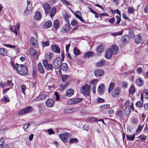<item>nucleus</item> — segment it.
I'll return each instance as SVG.
<instances>
[{"mask_svg": "<svg viewBox=\"0 0 148 148\" xmlns=\"http://www.w3.org/2000/svg\"><path fill=\"white\" fill-rule=\"evenodd\" d=\"M15 67L17 72L21 75H26L28 73L27 67L23 64H19L16 63Z\"/></svg>", "mask_w": 148, "mask_h": 148, "instance_id": "f257e3e1", "label": "nucleus"}, {"mask_svg": "<svg viewBox=\"0 0 148 148\" xmlns=\"http://www.w3.org/2000/svg\"><path fill=\"white\" fill-rule=\"evenodd\" d=\"M90 88L89 85L85 84L82 87L81 92L85 96H88L90 92Z\"/></svg>", "mask_w": 148, "mask_h": 148, "instance_id": "f03ea898", "label": "nucleus"}, {"mask_svg": "<svg viewBox=\"0 0 148 148\" xmlns=\"http://www.w3.org/2000/svg\"><path fill=\"white\" fill-rule=\"evenodd\" d=\"M62 62L60 57H57L53 62L52 64L54 68L55 69H58L60 67Z\"/></svg>", "mask_w": 148, "mask_h": 148, "instance_id": "7ed1b4c3", "label": "nucleus"}, {"mask_svg": "<svg viewBox=\"0 0 148 148\" xmlns=\"http://www.w3.org/2000/svg\"><path fill=\"white\" fill-rule=\"evenodd\" d=\"M32 110L33 108L32 107H27L20 110L18 113V114L19 115H22L23 114L30 112Z\"/></svg>", "mask_w": 148, "mask_h": 148, "instance_id": "20e7f679", "label": "nucleus"}, {"mask_svg": "<svg viewBox=\"0 0 148 148\" xmlns=\"http://www.w3.org/2000/svg\"><path fill=\"white\" fill-rule=\"evenodd\" d=\"M69 134L65 132L63 134H60L59 136L63 142L66 143L69 138Z\"/></svg>", "mask_w": 148, "mask_h": 148, "instance_id": "39448f33", "label": "nucleus"}, {"mask_svg": "<svg viewBox=\"0 0 148 148\" xmlns=\"http://www.w3.org/2000/svg\"><path fill=\"white\" fill-rule=\"evenodd\" d=\"M104 73V71L103 69H97L95 70L94 73L95 76L96 77H98L103 75Z\"/></svg>", "mask_w": 148, "mask_h": 148, "instance_id": "423d86ee", "label": "nucleus"}, {"mask_svg": "<svg viewBox=\"0 0 148 148\" xmlns=\"http://www.w3.org/2000/svg\"><path fill=\"white\" fill-rule=\"evenodd\" d=\"M121 92V89L119 87L115 88L111 92V95L112 97H116Z\"/></svg>", "mask_w": 148, "mask_h": 148, "instance_id": "0eeeda50", "label": "nucleus"}, {"mask_svg": "<svg viewBox=\"0 0 148 148\" xmlns=\"http://www.w3.org/2000/svg\"><path fill=\"white\" fill-rule=\"evenodd\" d=\"M29 51L31 56L33 57H35L36 58H37L39 55V53L32 47L30 48Z\"/></svg>", "mask_w": 148, "mask_h": 148, "instance_id": "6e6552de", "label": "nucleus"}, {"mask_svg": "<svg viewBox=\"0 0 148 148\" xmlns=\"http://www.w3.org/2000/svg\"><path fill=\"white\" fill-rule=\"evenodd\" d=\"M43 6L44 9L46 14H48L51 11L50 6L48 4L45 3L43 4Z\"/></svg>", "mask_w": 148, "mask_h": 148, "instance_id": "1a4fd4ad", "label": "nucleus"}, {"mask_svg": "<svg viewBox=\"0 0 148 148\" xmlns=\"http://www.w3.org/2000/svg\"><path fill=\"white\" fill-rule=\"evenodd\" d=\"M82 100L81 98H75L69 99L68 101L69 103L70 104H75L81 102Z\"/></svg>", "mask_w": 148, "mask_h": 148, "instance_id": "9d476101", "label": "nucleus"}, {"mask_svg": "<svg viewBox=\"0 0 148 148\" xmlns=\"http://www.w3.org/2000/svg\"><path fill=\"white\" fill-rule=\"evenodd\" d=\"M71 28L70 25L67 23L64 25L61 29V31L63 33H66L68 32Z\"/></svg>", "mask_w": 148, "mask_h": 148, "instance_id": "9b49d317", "label": "nucleus"}, {"mask_svg": "<svg viewBox=\"0 0 148 148\" xmlns=\"http://www.w3.org/2000/svg\"><path fill=\"white\" fill-rule=\"evenodd\" d=\"M134 39L135 42L136 43L139 44L142 42V38L140 34L135 36H134Z\"/></svg>", "mask_w": 148, "mask_h": 148, "instance_id": "f8f14e48", "label": "nucleus"}, {"mask_svg": "<svg viewBox=\"0 0 148 148\" xmlns=\"http://www.w3.org/2000/svg\"><path fill=\"white\" fill-rule=\"evenodd\" d=\"M104 86L103 84H100L99 86L97 91L99 94L101 95H102L104 93Z\"/></svg>", "mask_w": 148, "mask_h": 148, "instance_id": "ddd939ff", "label": "nucleus"}, {"mask_svg": "<svg viewBox=\"0 0 148 148\" xmlns=\"http://www.w3.org/2000/svg\"><path fill=\"white\" fill-rule=\"evenodd\" d=\"M109 49L112 51L113 55L116 54L119 50L118 47L116 45H113L110 48H109Z\"/></svg>", "mask_w": 148, "mask_h": 148, "instance_id": "4468645a", "label": "nucleus"}, {"mask_svg": "<svg viewBox=\"0 0 148 148\" xmlns=\"http://www.w3.org/2000/svg\"><path fill=\"white\" fill-rule=\"evenodd\" d=\"M54 103V101L51 99H49L46 101V105L48 107H52Z\"/></svg>", "mask_w": 148, "mask_h": 148, "instance_id": "2eb2a0df", "label": "nucleus"}, {"mask_svg": "<svg viewBox=\"0 0 148 148\" xmlns=\"http://www.w3.org/2000/svg\"><path fill=\"white\" fill-rule=\"evenodd\" d=\"M113 54L112 51L108 49L106 51L105 54V57L107 59H109L111 58Z\"/></svg>", "mask_w": 148, "mask_h": 148, "instance_id": "dca6fc26", "label": "nucleus"}, {"mask_svg": "<svg viewBox=\"0 0 148 148\" xmlns=\"http://www.w3.org/2000/svg\"><path fill=\"white\" fill-rule=\"evenodd\" d=\"M129 39V36L128 35H126L122 37L121 40L123 44H125L128 42Z\"/></svg>", "mask_w": 148, "mask_h": 148, "instance_id": "f3484780", "label": "nucleus"}, {"mask_svg": "<svg viewBox=\"0 0 148 148\" xmlns=\"http://www.w3.org/2000/svg\"><path fill=\"white\" fill-rule=\"evenodd\" d=\"M52 50L54 52L60 53V49L59 47L55 45H52L51 46Z\"/></svg>", "mask_w": 148, "mask_h": 148, "instance_id": "a211bd4d", "label": "nucleus"}, {"mask_svg": "<svg viewBox=\"0 0 148 148\" xmlns=\"http://www.w3.org/2000/svg\"><path fill=\"white\" fill-rule=\"evenodd\" d=\"M42 15L40 12L37 11L36 12L34 16V18L37 20H39L41 18Z\"/></svg>", "mask_w": 148, "mask_h": 148, "instance_id": "6ab92c4d", "label": "nucleus"}, {"mask_svg": "<svg viewBox=\"0 0 148 148\" xmlns=\"http://www.w3.org/2000/svg\"><path fill=\"white\" fill-rule=\"evenodd\" d=\"M74 92L73 89H69L67 90L66 92V95L68 97H71L73 94Z\"/></svg>", "mask_w": 148, "mask_h": 148, "instance_id": "aec40b11", "label": "nucleus"}, {"mask_svg": "<svg viewBox=\"0 0 148 148\" xmlns=\"http://www.w3.org/2000/svg\"><path fill=\"white\" fill-rule=\"evenodd\" d=\"M60 68L64 71H66L68 69L67 64L64 63H61Z\"/></svg>", "mask_w": 148, "mask_h": 148, "instance_id": "412c9836", "label": "nucleus"}, {"mask_svg": "<svg viewBox=\"0 0 148 148\" xmlns=\"http://www.w3.org/2000/svg\"><path fill=\"white\" fill-rule=\"evenodd\" d=\"M74 15L77 18H78L81 22L83 23H84V22L82 18L80 16V15H81V13L79 11H77L76 12V13Z\"/></svg>", "mask_w": 148, "mask_h": 148, "instance_id": "4be33fe9", "label": "nucleus"}, {"mask_svg": "<svg viewBox=\"0 0 148 148\" xmlns=\"http://www.w3.org/2000/svg\"><path fill=\"white\" fill-rule=\"evenodd\" d=\"M38 71L40 73L43 74L45 73V70L40 63H39L38 64Z\"/></svg>", "mask_w": 148, "mask_h": 148, "instance_id": "5701e85b", "label": "nucleus"}, {"mask_svg": "<svg viewBox=\"0 0 148 148\" xmlns=\"http://www.w3.org/2000/svg\"><path fill=\"white\" fill-rule=\"evenodd\" d=\"M30 42L33 46L34 47H36L37 46V45L36 44V40H35V38L34 37H31L30 40Z\"/></svg>", "mask_w": 148, "mask_h": 148, "instance_id": "b1692460", "label": "nucleus"}, {"mask_svg": "<svg viewBox=\"0 0 148 148\" xmlns=\"http://www.w3.org/2000/svg\"><path fill=\"white\" fill-rule=\"evenodd\" d=\"M136 84L139 86H142L143 84V82L142 80V79L139 78L137 79L136 81Z\"/></svg>", "mask_w": 148, "mask_h": 148, "instance_id": "393cba45", "label": "nucleus"}, {"mask_svg": "<svg viewBox=\"0 0 148 148\" xmlns=\"http://www.w3.org/2000/svg\"><path fill=\"white\" fill-rule=\"evenodd\" d=\"M27 5L26 8L28 11H30L32 9V3L29 0L27 1Z\"/></svg>", "mask_w": 148, "mask_h": 148, "instance_id": "a878e982", "label": "nucleus"}, {"mask_svg": "<svg viewBox=\"0 0 148 148\" xmlns=\"http://www.w3.org/2000/svg\"><path fill=\"white\" fill-rule=\"evenodd\" d=\"M110 107V105L108 104H106L100 107V111H102Z\"/></svg>", "mask_w": 148, "mask_h": 148, "instance_id": "bb28decb", "label": "nucleus"}, {"mask_svg": "<svg viewBox=\"0 0 148 148\" xmlns=\"http://www.w3.org/2000/svg\"><path fill=\"white\" fill-rule=\"evenodd\" d=\"M135 137V134H134L132 135L129 134L126 135L127 139L128 140L133 141L134 140Z\"/></svg>", "mask_w": 148, "mask_h": 148, "instance_id": "cd10ccee", "label": "nucleus"}, {"mask_svg": "<svg viewBox=\"0 0 148 148\" xmlns=\"http://www.w3.org/2000/svg\"><path fill=\"white\" fill-rule=\"evenodd\" d=\"M52 25V23L50 21H48L44 24V27L45 28L50 27Z\"/></svg>", "mask_w": 148, "mask_h": 148, "instance_id": "c85d7f7f", "label": "nucleus"}, {"mask_svg": "<svg viewBox=\"0 0 148 148\" xmlns=\"http://www.w3.org/2000/svg\"><path fill=\"white\" fill-rule=\"evenodd\" d=\"M56 8L55 7L52 8L51 11L49 14V16L51 17L52 18L53 16L56 13Z\"/></svg>", "mask_w": 148, "mask_h": 148, "instance_id": "c756f323", "label": "nucleus"}, {"mask_svg": "<svg viewBox=\"0 0 148 148\" xmlns=\"http://www.w3.org/2000/svg\"><path fill=\"white\" fill-rule=\"evenodd\" d=\"M45 58L48 60H50L53 56L52 53H47L45 55Z\"/></svg>", "mask_w": 148, "mask_h": 148, "instance_id": "7c9ffc66", "label": "nucleus"}, {"mask_svg": "<svg viewBox=\"0 0 148 148\" xmlns=\"http://www.w3.org/2000/svg\"><path fill=\"white\" fill-rule=\"evenodd\" d=\"M31 124L30 123H27L25 124L23 126V128L24 130V131L25 132H28V128L30 126Z\"/></svg>", "mask_w": 148, "mask_h": 148, "instance_id": "2f4dec72", "label": "nucleus"}, {"mask_svg": "<svg viewBox=\"0 0 148 148\" xmlns=\"http://www.w3.org/2000/svg\"><path fill=\"white\" fill-rule=\"evenodd\" d=\"M105 63V62L104 60H101L97 63L96 66L97 67H101L103 66Z\"/></svg>", "mask_w": 148, "mask_h": 148, "instance_id": "473e14b6", "label": "nucleus"}, {"mask_svg": "<svg viewBox=\"0 0 148 148\" xmlns=\"http://www.w3.org/2000/svg\"><path fill=\"white\" fill-rule=\"evenodd\" d=\"M97 82V80L95 79H94L90 81L89 83L91 84V86H92V87H96Z\"/></svg>", "mask_w": 148, "mask_h": 148, "instance_id": "72a5a7b5", "label": "nucleus"}, {"mask_svg": "<svg viewBox=\"0 0 148 148\" xmlns=\"http://www.w3.org/2000/svg\"><path fill=\"white\" fill-rule=\"evenodd\" d=\"M53 24L54 28L56 29H57L60 26V23L59 20H55L54 21Z\"/></svg>", "mask_w": 148, "mask_h": 148, "instance_id": "f704fd0d", "label": "nucleus"}, {"mask_svg": "<svg viewBox=\"0 0 148 148\" xmlns=\"http://www.w3.org/2000/svg\"><path fill=\"white\" fill-rule=\"evenodd\" d=\"M73 53L75 56H78L80 54V51L77 47H75L73 49Z\"/></svg>", "mask_w": 148, "mask_h": 148, "instance_id": "c9c22d12", "label": "nucleus"}, {"mask_svg": "<svg viewBox=\"0 0 148 148\" xmlns=\"http://www.w3.org/2000/svg\"><path fill=\"white\" fill-rule=\"evenodd\" d=\"M117 116H119L120 118L123 119V112L121 110H118L116 112Z\"/></svg>", "mask_w": 148, "mask_h": 148, "instance_id": "e433bc0d", "label": "nucleus"}, {"mask_svg": "<svg viewBox=\"0 0 148 148\" xmlns=\"http://www.w3.org/2000/svg\"><path fill=\"white\" fill-rule=\"evenodd\" d=\"M145 98L148 99V89H145L143 90L142 93Z\"/></svg>", "mask_w": 148, "mask_h": 148, "instance_id": "4c0bfd02", "label": "nucleus"}, {"mask_svg": "<svg viewBox=\"0 0 148 148\" xmlns=\"http://www.w3.org/2000/svg\"><path fill=\"white\" fill-rule=\"evenodd\" d=\"M135 105L136 107L140 108L143 107V103L142 101H139L136 102Z\"/></svg>", "mask_w": 148, "mask_h": 148, "instance_id": "58836bf2", "label": "nucleus"}, {"mask_svg": "<svg viewBox=\"0 0 148 148\" xmlns=\"http://www.w3.org/2000/svg\"><path fill=\"white\" fill-rule=\"evenodd\" d=\"M114 86V85L113 83L111 82L110 84L109 87L108 88V91L109 93H110L112 90Z\"/></svg>", "mask_w": 148, "mask_h": 148, "instance_id": "ea45409f", "label": "nucleus"}, {"mask_svg": "<svg viewBox=\"0 0 148 148\" xmlns=\"http://www.w3.org/2000/svg\"><path fill=\"white\" fill-rule=\"evenodd\" d=\"M103 49L102 45H99L97 48V51L99 53H101L103 51Z\"/></svg>", "mask_w": 148, "mask_h": 148, "instance_id": "a19ab883", "label": "nucleus"}, {"mask_svg": "<svg viewBox=\"0 0 148 148\" xmlns=\"http://www.w3.org/2000/svg\"><path fill=\"white\" fill-rule=\"evenodd\" d=\"M94 54V53L90 51L86 53L85 54L84 57L85 58H89L90 56H92Z\"/></svg>", "mask_w": 148, "mask_h": 148, "instance_id": "79ce46f5", "label": "nucleus"}, {"mask_svg": "<svg viewBox=\"0 0 148 148\" xmlns=\"http://www.w3.org/2000/svg\"><path fill=\"white\" fill-rule=\"evenodd\" d=\"M47 95L46 94H42L40 95L37 98V100H38V99L39 100H43L45 99L47 97Z\"/></svg>", "mask_w": 148, "mask_h": 148, "instance_id": "37998d69", "label": "nucleus"}, {"mask_svg": "<svg viewBox=\"0 0 148 148\" xmlns=\"http://www.w3.org/2000/svg\"><path fill=\"white\" fill-rule=\"evenodd\" d=\"M46 69L47 70H51L53 71V66L51 64H49L45 66Z\"/></svg>", "mask_w": 148, "mask_h": 148, "instance_id": "c03bdc74", "label": "nucleus"}, {"mask_svg": "<svg viewBox=\"0 0 148 148\" xmlns=\"http://www.w3.org/2000/svg\"><path fill=\"white\" fill-rule=\"evenodd\" d=\"M129 93L130 94H133L135 92V88L134 86L132 85L129 89Z\"/></svg>", "mask_w": 148, "mask_h": 148, "instance_id": "a18cd8bd", "label": "nucleus"}, {"mask_svg": "<svg viewBox=\"0 0 148 148\" xmlns=\"http://www.w3.org/2000/svg\"><path fill=\"white\" fill-rule=\"evenodd\" d=\"M78 140L76 138H71L70 139V140L69 141V143L71 144H72L74 143H77L78 142Z\"/></svg>", "mask_w": 148, "mask_h": 148, "instance_id": "49530a36", "label": "nucleus"}, {"mask_svg": "<svg viewBox=\"0 0 148 148\" xmlns=\"http://www.w3.org/2000/svg\"><path fill=\"white\" fill-rule=\"evenodd\" d=\"M6 51L3 48H0V54L2 55H5L6 54Z\"/></svg>", "mask_w": 148, "mask_h": 148, "instance_id": "de8ad7c7", "label": "nucleus"}, {"mask_svg": "<svg viewBox=\"0 0 148 148\" xmlns=\"http://www.w3.org/2000/svg\"><path fill=\"white\" fill-rule=\"evenodd\" d=\"M121 15H120V16L117 15L116 16V18L117 19L116 23V25H118L120 23L121 21Z\"/></svg>", "mask_w": 148, "mask_h": 148, "instance_id": "09e8293b", "label": "nucleus"}, {"mask_svg": "<svg viewBox=\"0 0 148 148\" xmlns=\"http://www.w3.org/2000/svg\"><path fill=\"white\" fill-rule=\"evenodd\" d=\"M121 86L124 88H127V83L125 82H123L121 84Z\"/></svg>", "mask_w": 148, "mask_h": 148, "instance_id": "8fccbe9b", "label": "nucleus"}, {"mask_svg": "<svg viewBox=\"0 0 148 148\" xmlns=\"http://www.w3.org/2000/svg\"><path fill=\"white\" fill-rule=\"evenodd\" d=\"M41 44L43 46H49V42L48 41L45 42L42 41L41 42Z\"/></svg>", "mask_w": 148, "mask_h": 148, "instance_id": "3c124183", "label": "nucleus"}, {"mask_svg": "<svg viewBox=\"0 0 148 148\" xmlns=\"http://www.w3.org/2000/svg\"><path fill=\"white\" fill-rule=\"evenodd\" d=\"M68 76L67 75H63L62 76V81L64 82L65 81L66 79L68 78Z\"/></svg>", "mask_w": 148, "mask_h": 148, "instance_id": "603ef678", "label": "nucleus"}, {"mask_svg": "<svg viewBox=\"0 0 148 148\" xmlns=\"http://www.w3.org/2000/svg\"><path fill=\"white\" fill-rule=\"evenodd\" d=\"M77 24V21L75 20H73L71 22V24L73 26H75Z\"/></svg>", "mask_w": 148, "mask_h": 148, "instance_id": "864d4df0", "label": "nucleus"}, {"mask_svg": "<svg viewBox=\"0 0 148 148\" xmlns=\"http://www.w3.org/2000/svg\"><path fill=\"white\" fill-rule=\"evenodd\" d=\"M134 9L133 7H131L129 8L128 10V12L129 13L131 14L134 12Z\"/></svg>", "mask_w": 148, "mask_h": 148, "instance_id": "5fc2aeb1", "label": "nucleus"}, {"mask_svg": "<svg viewBox=\"0 0 148 148\" xmlns=\"http://www.w3.org/2000/svg\"><path fill=\"white\" fill-rule=\"evenodd\" d=\"M82 128L84 130L86 131H88L89 130L88 126L86 124H85L83 126Z\"/></svg>", "mask_w": 148, "mask_h": 148, "instance_id": "6e6d98bb", "label": "nucleus"}, {"mask_svg": "<svg viewBox=\"0 0 148 148\" xmlns=\"http://www.w3.org/2000/svg\"><path fill=\"white\" fill-rule=\"evenodd\" d=\"M3 99L5 102H9L10 101V100L9 97L6 95H5L4 96L3 98Z\"/></svg>", "mask_w": 148, "mask_h": 148, "instance_id": "4d7b16f0", "label": "nucleus"}, {"mask_svg": "<svg viewBox=\"0 0 148 148\" xmlns=\"http://www.w3.org/2000/svg\"><path fill=\"white\" fill-rule=\"evenodd\" d=\"M47 132H48L49 134L50 135L52 134H54V132L53 130L51 129H48L47 130Z\"/></svg>", "mask_w": 148, "mask_h": 148, "instance_id": "13d9d810", "label": "nucleus"}, {"mask_svg": "<svg viewBox=\"0 0 148 148\" xmlns=\"http://www.w3.org/2000/svg\"><path fill=\"white\" fill-rule=\"evenodd\" d=\"M21 88L22 89V92L25 94V90L26 89L25 86L24 85H23L21 86Z\"/></svg>", "mask_w": 148, "mask_h": 148, "instance_id": "bf43d9fd", "label": "nucleus"}, {"mask_svg": "<svg viewBox=\"0 0 148 148\" xmlns=\"http://www.w3.org/2000/svg\"><path fill=\"white\" fill-rule=\"evenodd\" d=\"M104 101V100L101 98H98L97 99V101L98 103H102Z\"/></svg>", "mask_w": 148, "mask_h": 148, "instance_id": "052dcab7", "label": "nucleus"}, {"mask_svg": "<svg viewBox=\"0 0 148 148\" xmlns=\"http://www.w3.org/2000/svg\"><path fill=\"white\" fill-rule=\"evenodd\" d=\"M4 143V140L3 137L0 139V146H3V145Z\"/></svg>", "mask_w": 148, "mask_h": 148, "instance_id": "680f3d73", "label": "nucleus"}, {"mask_svg": "<svg viewBox=\"0 0 148 148\" xmlns=\"http://www.w3.org/2000/svg\"><path fill=\"white\" fill-rule=\"evenodd\" d=\"M54 94L55 95V96L56 97V100L58 101H59V95H58V92H55Z\"/></svg>", "mask_w": 148, "mask_h": 148, "instance_id": "e2e57ef3", "label": "nucleus"}, {"mask_svg": "<svg viewBox=\"0 0 148 148\" xmlns=\"http://www.w3.org/2000/svg\"><path fill=\"white\" fill-rule=\"evenodd\" d=\"M4 46L7 47H9L11 48H13L15 47V46H13L12 45L9 44H5Z\"/></svg>", "mask_w": 148, "mask_h": 148, "instance_id": "0e129e2a", "label": "nucleus"}, {"mask_svg": "<svg viewBox=\"0 0 148 148\" xmlns=\"http://www.w3.org/2000/svg\"><path fill=\"white\" fill-rule=\"evenodd\" d=\"M140 138L143 140H145L147 139V136H146L141 135L139 136Z\"/></svg>", "mask_w": 148, "mask_h": 148, "instance_id": "69168bd1", "label": "nucleus"}, {"mask_svg": "<svg viewBox=\"0 0 148 148\" xmlns=\"http://www.w3.org/2000/svg\"><path fill=\"white\" fill-rule=\"evenodd\" d=\"M42 64L45 67L48 64V62L47 60H44L42 61Z\"/></svg>", "mask_w": 148, "mask_h": 148, "instance_id": "338daca9", "label": "nucleus"}, {"mask_svg": "<svg viewBox=\"0 0 148 148\" xmlns=\"http://www.w3.org/2000/svg\"><path fill=\"white\" fill-rule=\"evenodd\" d=\"M131 121L132 123L134 124H136L138 123V120L136 118H133L132 119Z\"/></svg>", "mask_w": 148, "mask_h": 148, "instance_id": "774afa93", "label": "nucleus"}]
</instances>
